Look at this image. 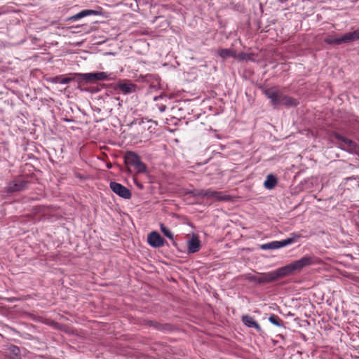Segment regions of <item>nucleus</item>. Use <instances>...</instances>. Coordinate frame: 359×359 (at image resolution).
Returning a JSON list of instances; mask_svg holds the SVG:
<instances>
[{"label": "nucleus", "instance_id": "nucleus-1", "mask_svg": "<svg viewBox=\"0 0 359 359\" xmlns=\"http://www.w3.org/2000/svg\"><path fill=\"white\" fill-rule=\"evenodd\" d=\"M313 259V257L304 256L298 260L269 273H247L244 279L257 285L273 283L283 277L292 274L294 271H299L303 268L313 264L314 263Z\"/></svg>", "mask_w": 359, "mask_h": 359}, {"label": "nucleus", "instance_id": "nucleus-2", "mask_svg": "<svg viewBox=\"0 0 359 359\" xmlns=\"http://www.w3.org/2000/svg\"><path fill=\"white\" fill-rule=\"evenodd\" d=\"M76 83L78 88L81 91H86L91 93H97V88L82 87L85 85L95 83L98 81H105L109 78V75L104 72H90V73H76Z\"/></svg>", "mask_w": 359, "mask_h": 359}, {"label": "nucleus", "instance_id": "nucleus-3", "mask_svg": "<svg viewBox=\"0 0 359 359\" xmlns=\"http://www.w3.org/2000/svg\"><path fill=\"white\" fill-rule=\"evenodd\" d=\"M157 123L151 120L142 118L133 123V128L137 135L141 137L147 138L149 135L154 133Z\"/></svg>", "mask_w": 359, "mask_h": 359}, {"label": "nucleus", "instance_id": "nucleus-4", "mask_svg": "<svg viewBox=\"0 0 359 359\" xmlns=\"http://www.w3.org/2000/svg\"><path fill=\"white\" fill-rule=\"evenodd\" d=\"M125 163L133 167L137 173H145L147 171V165L134 151H127L124 157Z\"/></svg>", "mask_w": 359, "mask_h": 359}, {"label": "nucleus", "instance_id": "nucleus-5", "mask_svg": "<svg viewBox=\"0 0 359 359\" xmlns=\"http://www.w3.org/2000/svg\"><path fill=\"white\" fill-rule=\"evenodd\" d=\"M264 95L270 100V102L273 108H277L281 104V99L283 93L278 89L276 87L264 88L263 89Z\"/></svg>", "mask_w": 359, "mask_h": 359}, {"label": "nucleus", "instance_id": "nucleus-6", "mask_svg": "<svg viewBox=\"0 0 359 359\" xmlns=\"http://www.w3.org/2000/svg\"><path fill=\"white\" fill-rule=\"evenodd\" d=\"M29 184V182L16 178L8 183L6 191L8 193L20 192L26 190Z\"/></svg>", "mask_w": 359, "mask_h": 359}, {"label": "nucleus", "instance_id": "nucleus-7", "mask_svg": "<svg viewBox=\"0 0 359 359\" xmlns=\"http://www.w3.org/2000/svg\"><path fill=\"white\" fill-rule=\"evenodd\" d=\"M109 187L114 193L124 199H130L132 196L130 189L120 183L111 182Z\"/></svg>", "mask_w": 359, "mask_h": 359}, {"label": "nucleus", "instance_id": "nucleus-8", "mask_svg": "<svg viewBox=\"0 0 359 359\" xmlns=\"http://www.w3.org/2000/svg\"><path fill=\"white\" fill-rule=\"evenodd\" d=\"M137 86L131 83L129 81H122L116 83L114 89L119 90L123 94H130L136 92L137 90Z\"/></svg>", "mask_w": 359, "mask_h": 359}, {"label": "nucleus", "instance_id": "nucleus-9", "mask_svg": "<svg viewBox=\"0 0 359 359\" xmlns=\"http://www.w3.org/2000/svg\"><path fill=\"white\" fill-rule=\"evenodd\" d=\"M333 137L341 142L342 144H340L339 147L343 149L353 151L356 147V144L353 141L348 139L347 137L340 135L337 132L333 133Z\"/></svg>", "mask_w": 359, "mask_h": 359}, {"label": "nucleus", "instance_id": "nucleus-10", "mask_svg": "<svg viewBox=\"0 0 359 359\" xmlns=\"http://www.w3.org/2000/svg\"><path fill=\"white\" fill-rule=\"evenodd\" d=\"M165 239L157 231H151L147 236L148 243L153 248H160L163 246Z\"/></svg>", "mask_w": 359, "mask_h": 359}, {"label": "nucleus", "instance_id": "nucleus-11", "mask_svg": "<svg viewBox=\"0 0 359 359\" xmlns=\"http://www.w3.org/2000/svg\"><path fill=\"white\" fill-rule=\"evenodd\" d=\"M142 325L152 327L155 330L158 331H172L173 330V325L170 323H160L155 320H144L142 323Z\"/></svg>", "mask_w": 359, "mask_h": 359}, {"label": "nucleus", "instance_id": "nucleus-12", "mask_svg": "<svg viewBox=\"0 0 359 359\" xmlns=\"http://www.w3.org/2000/svg\"><path fill=\"white\" fill-rule=\"evenodd\" d=\"M102 15V8L99 7L97 10H91V9H86L80 11L79 13H76V15H74L68 18V20H77L82 18L88 16V15Z\"/></svg>", "mask_w": 359, "mask_h": 359}, {"label": "nucleus", "instance_id": "nucleus-13", "mask_svg": "<svg viewBox=\"0 0 359 359\" xmlns=\"http://www.w3.org/2000/svg\"><path fill=\"white\" fill-rule=\"evenodd\" d=\"M324 42L330 45H340L342 43H349L350 40L348 33H346L339 37L328 36L324 39Z\"/></svg>", "mask_w": 359, "mask_h": 359}, {"label": "nucleus", "instance_id": "nucleus-14", "mask_svg": "<svg viewBox=\"0 0 359 359\" xmlns=\"http://www.w3.org/2000/svg\"><path fill=\"white\" fill-rule=\"evenodd\" d=\"M188 252L196 253L201 249V241L198 236L193 234L187 243Z\"/></svg>", "mask_w": 359, "mask_h": 359}, {"label": "nucleus", "instance_id": "nucleus-15", "mask_svg": "<svg viewBox=\"0 0 359 359\" xmlns=\"http://www.w3.org/2000/svg\"><path fill=\"white\" fill-rule=\"evenodd\" d=\"M242 322L245 325L248 327H253L257 332H261L262 328L257 321L255 320L254 318L250 316L245 315L243 316L241 318Z\"/></svg>", "mask_w": 359, "mask_h": 359}, {"label": "nucleus", "instance_id": "nucleus-16", "mask_svg": "<svg viewBox=\"0 0 359 359\" xmlns=\"http://www.w3.org/2000/svg\"><path fill=\"white\" fill-rule=\"evenodd\" d=\"M72 76L69 77H62V76H56L51 79L50 81L54 83H62V84H66L69 83L71 81H76V73L71 74Z\"/></svg>", "mask_w": 359, "mask_h": 359}, {"label": "nucleus", "instance_id": "nucleus-17", "mask_svg": "<svg viewBox=\"0 0 359 359\" xmlns=\"http://www.w3.org/2000/svg\"><path fill=\"white\" fill-rule=\"evenodd\" d=\"M298 100L288 96L287 95H285L283 93V97L281 99V104L282 106H284L285 107H297L299 104Z\"/></svg>", "mask_w": 359, "mask_h": 359}, {"label": "nucleus", "instance_id": "nucleus-18", "mask_svg": "<svg viewBox=\"0 0 359 359\" xmlns=\"http://www.w3.org/2000/svg\"><path fill=\"white\" fill-rule=\"evenodd\" d=\"M217 54L222 60H226L229 57H236V52L230 48H219L217 50Z\"/></svg>", "mask_w": 359, "mask_h": 359}, {"label": "nucleus", "instance_id": "nucleus-19", "mask_svg": "<svg viewBox=\"0 0 359 359\" xmlns=\"http://www.w3.org/2000/svg\"><path fill=\"white\" fill-rule=\"evenodd\" d=\"M231 198L232 197L225 192L214 191L212 199H214L215 201H229Z\"/></svg>", "mask_w": 359, "mask_h": 359}, {"label": "nucleus", "instance_id": "nucleus-20", "mask_svg": "<svg viewBox=\"0 0 359 359\" xmlns=\"http://www.w3.org/2000/svg\"><path fill=\"white\" fill-rule=\"evenodd\" d=\"M277 183V177L275 175L270 174L267 175L266 180L264 183V186L268 189H272L276 186Z\"/></svg>", "mask_w": 359, "mask_h": 359}, {"label": "nucleus", "instance_id": "nucleus-21", "mask_svg": "<svg viewBox=\"0 0 359 359\" xmlns=\"http://www.w3.org/2000/svg\"><path fill=\"white\" fill-rule=\"evenodd\" d=\"M300 235L297 233H292V237L287 238L282 241H277L278 248H283L286 245L293 243L297 238H299Z\"/></svg>", "mask_w": 359, "mask_h": 359}, {"label": "nucleus", "instance_id": "nucleus-22", "mask_svg": "<svg viewBox=\"0 0 359 359\" xmlns=\"http://www.w3.org/2000/svg\"><path fill=\"white\" fill-rule=\"evenodd\" d=\"M145 80L147 82H151L149 86L151 88H156L160 85V78L158 75L147 74L145 76Z\"/></svg>", "mask_w": 359, "mask_h": 359}, {"label": "nucleus", "instance_id": "nucleus-23", "mask_svg": "<svg viewBox=\"0 0 359 359\" xmlns=\"http://www.w3.org/2000/svg\"><path fill=\"white\" fill-rule=\"evenodd\" d=\"M11 355L8 356V359H22L20 355V351L18 346L15 345H11L8 348Z\"/></svg>", "mask_w": 359, "mask_h": 359}, {"label": "nucleus", "instance_id": "nucleus-24", "mask_svg": "<svg viewBox=\"0 0 359 359\" xmlns=\"http://www.w3.org/2000/svg\"><path fill=\"white\" fill-rule=\"evenodd\" d=\"M235 58L238 60H240V61H243V60L253 61L254 60V55L253 54H250V53H244V52H241V53H238V55L236 53V57Z\"/></svg>", "mask_w": 359, "mask_h": 359}, {"label": "nucleus", "instance_id": "nucleus-25", "mask_svg": "<svg viewBox=\"0 0 359 359\" xmlns=\"http://www.w3.org/2000/svg\"><path fill=\"white\" fill-rule=\"evenodd\" d=\"M160 229L163 235L166 236L168 238L170 239L172 241L173 244L175 245V241L174 240L173 234L170 231V230L168 229L163 223L160 224Z\"/></svg>", "mask_w": 359, "mask_h": 359}, {"label": "nucleus", "instance_id": "nucleus-26", "mask_svg": "<svg viewBox=\"0 0 359 359\" xmlns=\"http://www.w3.org/2000/svg\"><path fill=\"white\" fill-rule=\"evenodd\" d=\"M269 320L276 326L284 327V323L283 320H281L277 315L271 314L269 318Z\"/></svg>", "mask_w": 359, "mask_h": 359}, {"label": "nucleus", "instance_id": "nucleus-27", "mask_svg": "<svg viewBox=\"0 0 359 359\" xmlns=\"http://www.w3.org/2000/svg\"><path fill=\"white\" fill-rule=\"evenodd\" d=\"M262 250H275L278 249L277 241L267 243L261 245Z\"/></svg>", "mask_w": 359, "mask_h": 359}, {"label": "nucleus", "instance_id": "nucleus-28", "mask_svg": "<svg viewBox=\"0 0 359 359\" xmlns=\"http://www.w3.org/2000/svg\"><path fill=\"white\" fill-rule=\"evenodd\" d=\"M203 190L204 189H193L186 192L187 194L192 196H198L203 198Z\"/></svg>", "mask_w": 359, "mask_h": 359}, {"label": "nucleus", "instance_id": "nucleus-29", "mask_svg": "<svg viewBox=\"0 0 359 359\" xmlns=\"http://www.w3.org/2000/svg\"><path fill=\"white\" fill-rule=\"evenodd\" d=\"M350 43L359 39V29L353 32H348Z\"/></svg>", "mask_w": 359, "mask_h": 359}, {"label": "nucleus", "instance_id": "nucleus-30", "mask_svg": "<svg viewBox=\"0 0 359 359\" xmlns=\"http://www.w3.org/2000/svg\"><path fill=\"white\" fill-rule=\"evenodd\" d=\"M213 194H214V190H212L211 189H204L203 190V198L212 199Z\"/></svg>", "mask_w": 359, "mask_h": 359}, {"label": "nucleus", "instance_id": "nucleus-31", "mask_svg": "<svg viewBox=\"0 0 359 359\" xmlns=\"http://www.w3.org/2000/svg\"><path fill=\"white\" fill-rule=\"evenodd\" d=\"M166 109V106L165 105H161V107H159V111L163 112Z\"/></svg>", "mask_w": 359, "mask_h": 359}, {"label": "nucleus", "instance_id": "nucleus-32", "mask_svg": "<svg viewBox=\"0 0 359 359\" xmlns=\"http://www.w3.org/2000/svg\"><path fill=\"white\" fill-rule=\"evenodd\" d=\"M75 176H76L77 178L83 179V176H82L80 173H75Z\"/></svg>", "mask_w": 359, "mask_h": 359}, {"label": "nucleus", "instance_id": "nucleus-33", "mask_svg": "<svg viewBox=\"0 0 359 359\" xmlns=\"http://www.w3.org/2000/svg\"><path fill=\"white\" fill-rule=\"evenodd\" d=\"M278 1L283 3V2H286L287 0H278Z\"/></svg>", "mask_w": 359, "mask_h": 359}, {"label": "nucleus", "instance_id": "nucleus-34", "mask_svg": "<svg viewBox=\"0 0 359 359\" xmlns=\"http://www.w3.org/2000/svg\"><path fill=\"white\" fill-rule=\"evenodd\" d=\"M289 316H292L293 314H292L290 312L288 313Z\"/></svg>", "mask_w": 359, "mask_h": 359}]
</instances>
